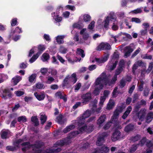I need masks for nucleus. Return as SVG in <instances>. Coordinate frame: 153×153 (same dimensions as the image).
Here are the masks:
<instances>
[{"label": "nucleus", "instance_id": "4d7b16f0", "mask_svg": "<svg viewBox=\"0 0 153 153\" xmlns=\"http://www.w3.org/2000/svg\"><path fill=\"white\" fill-rule=\"evenodd\" d=\"M15 93L16 96L20 97L23 95L24 94V92L21 91H15Z\"/></svg>", "mask_w": 153, "mask_h": 153}, {"label": "nucleus", "instance_id": "a19ab883", "mask_svg": "<svg viewBox=\"0 0 153 153\" xmlns=\"http://www.w3.org/2000/svg\"><path fill=\"white\" fill-rule=\"evenodd\" d=\"M109 23V18L108 16H107L104 21V27L105 28H107L108 26Z\"/></svg>", "mask_w": 153, "mask_h": 153}, {"label": "nucleus", "instance_id": "5701e85b", "mask_svg": "<svg viewBox=\"0 0 153 153\" xmlns=\"http://www.w3.org/2000/svg\"><path fill=\"white\" fill-rule=\"evenodd\" d=\"M52 16L53 17L54 19L57 22H60L62 20V17L59 16V15L56 16L55 12H53L51 14Z\"/></svg>", "mask_w": 153, "mask_h": 153}, {"label": "nucleus", "instance_id": "c9c22d12", "mask_svg": "<svg viewBox=\"0 0 153 153\" xmlns=\"http://www.w3.org/2000/svg\"><path fill=\"white\" fill-rule=\"evenodd\" d=\"M36 74H32L30 75L28 78V80L29 82L30 83L33 82L36 77Z\"/></svg>", "mask_w": 153, "mask_h": 153}, {"label": "nucleus", "instance_id": "0eeeda50", "mask_svg": "<svg viewBox=\"0 0 153 153\" xmlns=\"http://www.w3.org/2000/svg\"><path fill=\"white\" fill-rule=\"evenodd\" d=\"M111 48V46L108 43L106 42H102L97 47L96 50L101 51L104 50H109Z\"/></svg>", "mask_w": 153, "mask_h": 153}, {"label": "nucleus", "instance_id": "1a4fd4ad", "mask_svg": "<svg viewBox=\"0 0 153 153\" xmlns=\"http://www.w3.org/2000/svg\"><path fill=\"white\" fill-rule=\"evenodd\" d=\"M109 54L106 53L103 57L100 58H95V59L98 64H101L106 62L109 58Z\"/></svg>", "mask_w": 153, "mask_h": 153}, {"label": "nucleus", "instance_id": "e2e57ef3", "mask_svg": "<svg viewBox=\"0 0 153 153\" xmlns=\"http://www.w3.org/2000/svg\"><path fill=\"white\" fill-rule=\"evenodd\" d=\"M0 78L1 79H2L3 82H4V80H5L8 78V76L6 74H1Z\"/></svg>", "mask_w": 153, "mask_h": 153}, {"label": "nucleus", "instance_id": "6ab92c4d", "mask_svg": "<svg viewBox=\"0 0 153 153\" xmlns=\"http://www.w3.org/2000/svg\"><path fill=\"white\" fill-rule=\"evenodd\" d=\"M153 119V113L150 112L148 113L145 118V121L147 123H150Z\"/></svg>", "mask_w": 153, "mask_h": 153}, {"label": "nucleus", "instance_id": "58836bf2", "mask_svg": "<svg viewBox=\"0 0 153 153\" xmlns=\"http://www.w3.org/2000/svg\"><path fill=\"white\" fill-rule=\"evenodd\" d=\"M134 126L131 124L129 125L126 126L125 128V131L126 132H128L132 130L133 129Z\"/></svg>", "mask_w": 153, "mask_h": 153}, {"label": "nucleus", "instance_id": "5fc2aeb1", "mask_svg": "<svg viewBox=\"0 0 153 153\" xmlns=\"http://www.w3.org/2000/svg\"><path fill=\"white\" fill-rule=\"evenodd\" d=\"M141 57L144 59H152V55H148L147 54L142 56Z\"/></svg>", "mask_w": 153, "mask_h": 153}, {"label": "nucleus", "instance_id": "338daca9", "mask_svg": "<svg viewBox=\"0 0 153 153\" xmlns=\"http://www.w3.org/2000/svg\"><path fill=\"white\" fill-rule=\"evenodd\" d=\"M32 99L33 98L31 97L25 96L24 98V100L26 102H28L32 100Z\"/></svg>", "mask_w": 153, "mask_h": 153}, {"label": "nucleus", "instance_id": "412c9836", "mask_svg": "<svg viewBox=\"0 0 153 153\" xmlns=\"http://www.w3.org/2000/svg\"><path fill=\"white\" fill-rule=\"evenodd\" d=\"M10 134V131L8 130H2L1 133V137L3 139L7 138Z\"/></svg>", "mask_w": 153, "mask_h": 153}, {"label": "nucleus", "instance_id": "6e6d98bb", "mask_svg": "<svg viewBox=\"0 0 153 153\" xmlns=\"http://www.w3.org/2000/svg\"><path fill=\"white\" fill-rule=\"evenodd\" d=\"M17 19L16 18L13 19L11 20V25L12 26H14L16 25L17 23Z\"/></svg>", "mask_w": 153, "mask_h": 153}, {"label": "nucleus", "instance_id": "680f3d73", "mask_svg": "<svg viewBox=\"0 0 153 153\" xmlns=\"http://www.w3.org/2000/svg\"><path fill=\"white\" fill-rule=\"evenodd\" d=\"M142 10L140 8H138L132 11L133 13L134 14L140 13L142 12Z\"/></svg>", "mask_w": 153, "mask_h": 153}, {"label": "nucleus", "instance_id": "4c0bfd02", "mask_svg": "<svg viewBox=\"0 0 153 153\" xmlns=\"http://www.w3.org/2000/svg\"><path fill=\"white\" fill-rule=\"evenodd\" d=\"M47 117L45 114H42L41 115L40 117V120L41 124H43L46 122L47 120Z\"/></svg>", "mask_w": 153, "mask_h": 153}, {"label": "nucleus", "instance_id": "dca6fc26", "mask_svg": "<svg viewBox=\"0 0 153 153\" xmlns=\"http://www.w3.org/2000/svg\"><path fill=\"white\" fill-rule=\"evenodd\" d=\"M106 117L105 114L101 115L98 119L97 121V124L99 127L102 126V124L105 122Z\"/></svg>", "mask_w": 153, "mask_h": 153}, {"label": "nucleus", "instance_id": "6e6552de", "mask_svg": "<svg viewBox=\"0 0 153 153\" xmlns=\"http://www.w3.org/2000/svg\"><path fill=\"white\" fill-rule=\"evenodd\" d=\"M94 126L92 124H90L89 125L87 124L85 126H82L79 129L80 131L83 132L85 131L88 133H90L92 132L94 128Z\"/></svg>", "mask_w": 153, "mask_h": 153}, {"label": "nucleus", "instance_id": "4be33fe9", "mask_svg": "<svg viewBox=\"0 0 153 153\" xmlns=\"http://www.w3.org/2000/svg\"><path fill=\"white\" fill-rule=\"evenodd\" d=\"M132 109V107L129 106H128L127 109L126 111L124 113L123 115L122 116V118L125 119L128 116L129 114L130 113Z\"/></svg>", "mask_w": 153, "mask_h": 153}, {"label": "nucleus", "instance_id": "3c124183", "mask_svg": "<svg viewBox=\"0 0 153 153\" xmlns=\"http://www.w3.org/2000/svg\"><path fill=\"white\" fill-rule=\"evenodd\" d=\"M48 71V69L46 68H42L40 69V72L43 75H45Z\"/></svg>", "mask_w": 153, "mask_h": 153}, {"label": "nucleus", "instance_id": "79ce46f5", "mask_svg": "<svg viewBox=\"0 0 153 153\" xmlns=\"http://www.w3.org/2000/svg\"><path fill=\"white\" fill-rule=\"evenodd\" d=\"M118 89V88L116 87L114 89L112 93V96L113 97H115L117 96L118 94V92L117 91Z\"/></svg>", "mask_w": 153, "mask_h": 153}, {"label": "nucleus", "instance_id": "0e129e2a", "mask_svg": "<svg viewBox=\"0 0 153 153\" xmlns=\"http://www.w3.org/2000/svg\"><path fill=\"white\" fill-rule=\"evenodd\" d=\"M96 67V65H93L89 66L88 67V68L89 70L92 71L95 69Z\"/></svg>", "mask_w": 153, "mask_h": 153}, {"label": "nucleus", "instance_id": "864d4df0", "mask_svg": "<svg viewBox=\"0 0 153 153\" xmlns=\"http://www.w3.org/2000/svg\"><path fill=\"white\" fill-rule=\"evenodd\" d=\"M95 22L94 21H92L89 25L88 26V28L90 30H92L94 27Z\"/></svg>", "mask_w": 153, "mask_h": 153}, {"label": "nucleus", "instance_id": "20e7f679", "mask_svg": "<svg viewBox=\"0 0 153 153\" xmlns=\"http://www.w3.org/2000/svg\"><path fill=\"white\" fill-rule=\"evenodd\" d=\"M77 80L76 74L75 73H73L71 76L68 75L66 76L63 81V86H65L68 83L73 84L76 82Z\"/></svg>", "mask_w": 153, "mask_h": 153}, {"label": "nucleus", "instance_id": "9b49d317", "mask_svg": "<svg viewBox=\"0 0 153 153\" xmlns=\"http://www.w3.org/2000/svg\"><path fill=\"white\" fill-rule=\"evenodd\" d=\"M114 60L113 59H111L107 66V68L108 70H113L116 67L118 63V61L117 60L114 61Z\"/></svg>", "mask_w": 153, "mask_h": 153}, {"label": "nucleus", "instance_id": "bb28decb", "mask_svg": "<svg viewBox=\"0 0 153 153\" xmlns=\"http://www.w3.org/2000/svg\"><path fill=\"white\" fill-rule=\"evenodd\" d=\"M41 53V52L39 51L35 55H34L29 60V62L30 63H32L35 61L36 59L39 56Z\"/></svg>", "mask_w": 153, "mask_h": 153}, {"label": "nucleus", "instance_id": "f03ea898", "mask_svg": "<svg viewBox=\"0 0 153 153\" xmlns=\"http://www.w3.org/2000/svg\"><path fill=\"white\" fill-rule=\"evenodd\" d=\"M76 134L75 132H71L69 134V136L66 138L64 139V140H60L57 141L56 144L54 145V146H62L65 145H67L71 142V139Z\"/></svg>", "mask_w": 153, "mask_h": 153}, {"label": "nucleus", "instance_id": "7c9ffc66", "mask_svg": "<svg viewBox=\"0 0 153 153\" xmlns=\"http://www.w3.org/2000/svg\"><path fill=\"white\" fill-rule=\"evenodd\" d=\"M76 54L77 56L80 55L82 58H83L85 56V53L84 51L81 49L78 48L76 51Z\"/></svg>", "mask_w": 153, "mask_h": 153}, {"label": "nucleus", "instance_id": "603ef678", "mask_svg": "<svg viewBox=\"0 0 153 153\" xmlns=\"http://www.w3.org/2000/svg\"><path fill=\"white\" fill-rule=\"evenodd\" d=\"M119 57V55L117 52H114L113 55L111 59H113L114 61L117 60V59Z\"/></svg>", "mask_w": 153, "mask_h": 153}, {"label": "nucleus", "instance_id": "a878e982", "mask_svg": "<svg viewBox=\"0 0 153 153\" xmlns=\"http://www.w3.org/2000/svg\"><path fill=\"white\" fill-rule=\"evenodd\" d=\"M22 79V77L16 76L12 79V81L13 82L14 85H16Z\"/></svg>", "mask_w": 153, "mask_h": 153}, {"label": "nucleus", "instance_id": "7ed1b4c3", "mask_svg": "<svg viewBox=\"0 0 153 153\" xmlns=\"http://www.w3.org/2000/svg\"><path fill=\"white\" fill-rule=\"evenodd\" d=\"M123 109L122 107H118L114 111L113 116L111 118V123H113V121H115L117 119L118 117V115L120 113H121ZM111 122H108L104 126V128L105 129H107L110 127L111 126Z\"/></svg>", "mask_w": 153, "mask_h": 153}, {"label": "nucleus", "instance_id": "473e14b6", "mask_svg": "<svg viewBox=\"0 0 153 153\" xmlns=\"http://www.w3.org/2000/svg\"><path fill=\"white\" fill-rule=\"evenodd\" d=\"M91 16L88 14H85L83 16L84 21L86 22H89L91 20Z\"/></svg>", "mask_w": 153, "mask_h": 153}, {"label": "nucleus", "instance_id": "2f4dec72", "mask_svg": "<svg viewBox=\"0 0 153 153\" xmlns=\"http://www.w3.org/2000/svg\"><path fill=\"white\" fill-rule=\"evenodd\" d=\"M138 145H133L130 148L129 152L130 153H134L138 147Z\"/></svg>", "mask_w": 153, "mask_h": 153}, {"label": "nucleus", "instance_id": "ea45409f", "mask_svg": "<svg viewBox=\"0 0 153 153\" xmlns=\"http://www.w3.org/2000/svg\"><path fill=\"white\" fill-rule=\"evenodd\" d=\"M91 111L89 110H87L83 114L82 116L85 119L89 117L91 114Z\"/></svg>", "mask_w": 153, "mask_h": 153}, {"label": "nucleus", "instance_id": "69168bd1", "mask_svg": "<svg viewBox=\"0 0 153 153\" xmlns=\"http://www.w3.org/2000/svg\"><path fill=\"white\" fill-rule=\"evenodd\" d=\"M82 105L81 103L80 102H77L73 106V108L74 109H75L76 108Z\"/></svg>", "mask_w": 153, "mask_h": 153}, {"label": "nucleus", "instance_id": "c756f323", "mask_svg": "<svg viewBox=\"0 0 153 153\" xmlns=\"http://www.w3.org/2000/svg\"><path fill=\"white\" fill-rule=\"evenodd\" d=\"M97 101L96 100H95L94 101L91 102L90 105V107L92 108L93 110H94L97 107Z\"/></svg>", "mask_w": 153, "mask_h": 153}, {"label": "nucleus", "instance_id": "cd10ccee", "mask_svg": "<svg viewBox=\"0 0 153 153\" xmlns=\"http://www.w3.org/2000/svg\"><path fill=\"white\" fill-rule=\"evenodd\" d=\"M75 127V126L73 125L68 126L64 129L63 130V132L65 133H67V132L74 129Z\"/></svg>", "mask_w": 153, "mask_h": 153}, {"label": "nucleus", "instance_id": "423d86ee", "mask_svg": "<svg viewBox=\"0 0 153 153\" xmlns=\"http://www.w3.org/2000/svg\"><path fill=\"white\" fill-rule=\"evenodd\" d=\"M124 137L123 135L119 131H116L113 133L111 137V140L113 141H115L118 140H120Z\"/></svg>", "mask_w": 153, "mask_h": 153}, {"label": "nucleus", "instance_id": "49530a36", "mask_svg": "<svg viewBox=\"0 0 153 153\" xmlns=\"http://www.w3.org/2000/svg\"><path fill=\"white\" fill-rule=\"evenodd\" d=\"M126 82V80L123 78L121 79L120 82V86L121 88H123L125 85Z\"/></svg>", "mask_w": 153, "mask_h": 153}, {"label": "nucleus", "instance_id": "09e8293b", "mask_svg": "<svg viewBox=\"0 0 153 153\" xmlns=\"http://www.w3.org/2000/svg\"><path fill=\"white\" fill-rule=\"evenodd\" d=\"M10 42L9 39H0V42L3 44H8Z\"/></svg>", "mask_w": 153, "mask_h": 153}, {"label": "nucleus", "instance_id": "f3484780", "mask_svg": "<svg viewBox=\"0 0 153 153\" xmlns=\"http://www.w3.org/2000/svg\"><path fill=\"white\" fill-rule=\"evenodd\" d=\"M109 150V149L105 145H103L101 149L98 148L96 151L95 153H106Z\"/></svg>", "mask_w": 153, "mask_h": 153}, {"label": "nucleus", "instance_id": "39448f33", "mask_svg": "<svg viewBox=\"0 0 153 153\" xmlns=\"http://www.w3.org/2000/svg\"><path fill=\"white\" fill-rule=\"evenodd\" d=\"M108 135L109 133L107 132H104L100 134L96 142L97 145L98 146L101 145L104 142L105 138Z\"/></svg>", "mask_w": 153, "mask_h": 153}, {"label": "nucleus", "instance_id": "a18cd8bd", "mask_svg": "<svg viewBox=\"0 0 153 153\" xmlns=\"http://www.w3.org/2000/svg\"><path fill=\"white\" fill-rule=\"evenodd\" d=\"M47 80L46 82L49 84H51L54 80V79L53 77L51 76H48L47 77Z\"/></svg>", "mask_w": 153, "mask_h": 153}, {"label": "nucleus", "instance_id": "e433bc0d", "mask_svg": "<svg viewBox=\"0 0 153 153\" xmlns=\"http://www.w3.org/2000/svg\"><path fill=\"white\" fill-rule=\"evenodd\" d=\"M49 54L47 53H44L42 56V59L44 62H45L49 59Z\"/></svg>", "mask_w": 153, "mask_h": 153}, {"label": "nucleus", "instance_id": "8fccbe9b", "mask_svg": "<svg viewBox=\"0 0 153 153\" xmlns=\"http://www.w3.org/2000/svg\"><path fill=\"white\" fill-rule=\"evenodd\" d=\"M106 99L103 97L101 96L100 98V101L99 103V105L100 107H102L103 104V103Z\"/></svg>", "mask_w": 153, "mask_h": 153}, {"label": "nucleus", "instance_id": "c03bdc74", "mask_svg": "<svg viewBox=\"0 0 153 153\" xmlns=\"http://www.w3.org/2000/svg\"><path fill=\"white\" fill-rule=\"evenodd\" d=\"M85 118L83 117L82 116L79 118L78 120V123L79 125H81L83 124L85 122Z\"/></svg>", "mask_w": 153, "mask_h": 153}, {"label": "nucleus", "instance_id": "f8f14e48", "mask_svg": "<svg viewBox=\"0 0 153 153\" xmlns=\"http://www.w3.org/2000/svg\"><path fill=\"white\" fill-rule=\"evenodd\" d=\"M22 141V139H19L14 143V146H7L6 147V148L7 150L11 151H14L17 148H18L19 147V143Z\"/></svg>", "mask_w": 153, "mask_h": 153}, {"label": "nucleus", "instance_id": "13d9d810", "mask_svg": "<svg viewBox=\"0 0 153 153\" xmlns=\"http://www.w3.org/2000/svg\"><path fill=\"white\" fill-rule=\"evenodd\" d=\"M131 21L132 22H134L137 23H140L141 22L140 19L137 18H132L131 19Z\"/></svg>", "mask_w": 153, "mask_h": 153}, {"label": "nucleus", "instance_id": "37998d69", "mask_svg": "<svg viewBox=\"0 0 153 153\" xmlns=\"http://www.w3.org/2000/svg\"><path fill=\"white\" fill-rule=\"evenodd\" d=\"M153 68V62H150L149 64V67L146 71V72L147 73H149L152 70Z\"/></svg>", "mask_w": 153, "mask_h": 153}, {"label": "nucleus", "instance_id": "052dcab7", "mask_svg": "<svg viewBox=\"0 0 153 153\" xmlns=\"http://www.w3.org/2000/svg\"><path fill=\"white\" fill-rule=\"evenodd\" d=\"M110 92L108 90H105L103 93V96L102 97H105V99L108 97V95L109 94Z\"/></svg>", "mask_w": 153, "mask_h": 153}, {"label": "nucleus", "instance_id": "4468645a", "mask_svg": "<svg viewBox=\"0 0 153 153\" xmlns=\"http://www.w3.org/2000/svg\"><path fill=\"white\" fill-rule=\"evenodd\" d=\"M133 51V49L131 48L130 46L126 47L124 49L125 52L124 56V57L127 58L129 56Z\"/></svg>", "mask_w": 153, "mask_h": 153}, {"label": "nucleus", "instance_id": "393cba45", "mask_svg": "<svg viewBox=\"0 0 153 153\" xmlns=\"http://www.w3.org/2000/svg\"><path fill=\"white\" fill-rule=\"evenodd\" d=\"M15 30H11L9 35V38H20L21 36L20 35H14Z\"/></svg>", "mask_w": 153, "mask_h": 153}, {"label": "nucleus", "instance_id": "c85d7f7f", "mask_svg": "<svg viewBox=\"0 0 153 153\" xmlns=\"http://www.w3.org/2000/svg\"><path fill=\"white\" fill-rule=\"evenodd\" d=\"M106 76L107 79L108 80V82H107L108 84L107 85H108L109 86L111 85L112 84H114L117 80V76L116 75H115L114 77L112 79L111 82H110L107 76L106 75Z\"/></svg>", "mask_w": 153, "mask_h": 153}, {"label": "nucleus", "instance_id": "9d476101", "mask_svg": "<svg viewBox=\"0 0 153 153\" xmlns=\"http://www.w3.org/2000/svg\"><path fill=\"white\" fill-rule=\"evenodd\" d=\"M147 110L145 108H142L138 113L137 116L140 120L143 121L145 119Z\"/></svg>", "mask_w": 153, "mask_h": 153}, {"label": "nucleus", "instance_id": "f257e3e1", "mask_svg": "<svg viewBox=\"0 0 153 153\" xmlns=\"http://www.w3.org/2000/svg\"><path fill=\"white\" fill-rule=\"evenodd\" d=\"M108 80L107 79L106 74L105 72L102 73L96 79L95 83L96 85H99V87L95 88L93 92L95 95H99L100 90L102 89L105 85L108 84Z\"/></svg>", "mask_w": 153, "mask_h": 153}, {"label": "nucleus", "instance_id": "774afa93", "mask_svg": "<svg viewBox=\"0 0 153 153\" xmlns=\"http://www.w3.org/2000/svg\"><path fill=\"white\" fill-rule=\"evenodd\" d=\"M128 3V2L127 0H122L121 3L122 7H124L126 6Z\"/></svg>", "mask_w": 153, "mask_h": 153}, {"label": "nucleus", "instance_id": "bf43d9fd", "mask_svg": "<svg viewBox=\"0 0 153 153\" xmlns=\"http://www.w3.org/2000/svg\"><path fill=\"white\" fill-rule=\"evenodd\" d=\"M140 136L139 135H137L134 137H132L131 140L133 141H136L138 140L140 138Z\"/></svg>", "mask_w": 153, "mask_h": 153}, {"label": "nucleus", "instance_id": "de8ad7c7", "mask_svg": "<svg viewBox=\"0 0 153 153\" xmlns=\"http://www.w3.org/2000/svg\"><path fill=\"white\" fill-rule=\"evenodd\" d=\"M18 121L19 122H26L27 121V119L26 117L25 116H22L19 117L17 119Z\"/></svg>", "mask_w": 153, "mask_h": 153}, {"label": "nucleus", "instance_id": "b1692460", "mask_svg": "<svg viewBox=\"0 0 153 153\" xmlns=\"http://www.w3.org/2000/svg\"><path fill=\"white\" fill-rule=\"evenodd\" d=\"M114 100L111 99L109 100V101L107 104L106 109L110 110L114 106Z\"/></svg>", "mask_w": 153, "mask_h": 153}, {"label": "nucleus", "instance_id": "f704fd0d", "mask_svg": "<svg viewBox=\"0 0 153 153\" xmlns=\"http://www.w3.org/2000/svg\"><path fill=\"white\" fill-rule=\"evenodd\" d=\"M43 85L41 83H38L36 84L35 85L33 86V88L34 90H35L36 88L39 89H42L43 87Z\"/></svg>", "mask_w": 153, "mask_h": 153}, {"label": "nucleus", "instance_id": "aec40b11", "mask_svg": "<svg viewBox=\"0 0 153 153\" xmlns=\"http://www.w3.org/2000/svg\"><path fill=\"white\" fill-rule=\"evenodd\" d=\"M75 41L77 43L80 44H88L90 43V41L88 39H75Z\"/></svg>", "mask_w": 153, "mask_h": 153}, {"label": "nucleus", "instance_id": "2eb2a0df", "mask_svg": "<svg viewBox=\"0 0 153 153\" xmlns=\"http://www.w3.org/2000/svg\"><path fill=\"white\" fill-rule=\"evenodd\" d=\"M34 96L39 101L43 100L45 97V93L44 92L39 94L37 92H35L34 94Z\"/></svg>", "mask_w": 153, "mask_h": 153}, {"label": "nucleus", "instance_id": "ddd939ff", "mask_svg": "<svg viewBox=\"0 0 153 153\" xmlns=\"http://www.w3.org/2000/svg\"><path fill=\"white\" fill-rule=\"evenodd\" d=\"M82 103L85 104L91 99V94L90 93H88L86 94H83L82 96Z\"/></svg>", "mask_w": 153, "mask_h": 153}, {"label": "nucleus", "instance_id": "a211bd4d", "mask_svg": "<svg viewBox=\"0 0 153 153\" xmlns=\"http://www.w3.org/2000/svg\"><path fill=\"white\" fill-rule=\"evenodd\" d=\"M80 34L83 36V38H88L90 37L89 34L87 32L86 28H83L81 30L80 32Z\"/></svg>", "mask_w": 153, "mask_h": 153}, {"label": "nucleus", "instance_id": "72a5a7b5", "mask_svg": "<svg viewBox=\"0 0 153 153\" xmlns=\"http://www.w3.org/2000/svg\"><path fill=\"white\" fill-rule=\"evenodd\" d=\"M31 120L34 123L35 126H36L39 124L38 120L37 117H32L31 118Z\"/></svg>", "mask_w": 153, "mask_h": 153}]
</instances>
